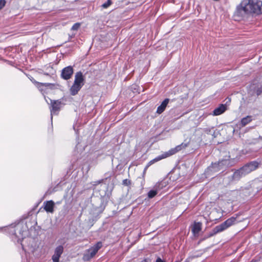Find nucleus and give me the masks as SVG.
Returning a JSON list of instances; mask_svg holds the SVG:
<instances>
[{
	"label": "nucleus",
	"instance_id": "1",
	"mask_svg": "<svg viewBox=\"0 0 262 262\" xmlns=\"http://www.w3.org/2000/svg\"><path fill=\"white\" fill-rule=\"evenodd\" d=\"M262 13V1L242 0L236 6L234 15L244 18L248 15H259Z\"/></svg>",
	"mask_w": 262,
	"mask_h": 262
},
{
	"label": "nucleus",
	"instance_id": "2",
	"mask_svg": "<svg viewBox=\"0 0 262 262\" xmlns=\"http://www.w3.org/2000/svg\"><path fill=\"white\" fill-rule=\"evenodd\" d=\"M258 166L259 163L255 161L248 163L233 173L232 179L233 180H239L242 177L256 170Z\"/></svg>",
	"mask_w": 262,
	"mask_h": 262
},
{
	"label": "nucleus",
	"instance_id": "3",
	"mask_svg": "<svg viewBox=\"0 0 262 262\" xmlns=\"http://www.w3.org/2000/svg\"><path fill=\"white\" fill-rule=\"evenodd\" d=\"M235 217H231L228 219L221 224L215 227L212 230L213 233L212 234V235H214L224 231L225 230H226V229L233 225L235 223Z\"/></svg>",
	"mask_w": 262,
	"mask_h": 262
},
{
	"label": "nucleus",
	"instance_id": "4",
	"mask_svg": "<svg viewBox=\"0 0 262 262\" xmlns=\"http://www.w3.org/2000/svg\"><path fill=\"white\" fill-rule=\"evenodd\" d=\"M102 247L101 242H97L93 247L86 250L84 253L83 259L85 261H89L97 253L98 251Z\"/></svg>",
	"mask_w": 262,
	"mask_h": 262
},
{
	"label": "nucleus",
	"instance_id": "5",
	"mask_svg": "<svg viewBox=\"0 0 262 262\" xmlns=\"http://www.w3.org/2000/svg\"><path fill=\"white\" fill-rule=\"evenodd\" d=\"M187 145L186 144H181V145L177 146L175 148L171 149L170 150H169L164 155H162L161 156H159L157 158H156L154 161L157 162L162 159L165 158L168 156H171L172 155L175 154L177 152L181 150L183 148H185L186 147Z\"/></svg>",
	"mask_w": 262,
	"mask_h": 262
},
{
	"label": "nucleus",
	"instance_id": "6",
	"mask_svg": "<svg viewBox=\"0 0 262 262\" xmlns=\"http://www.w3.org/2000/svg\"><path fill=\"white\" fill-rule=\"evenodd\" d=\"M74 70L72 66H68L63 68L61 73V77L64 80H69L73 75Z\"/></svg>",
	"mask_w": 262,
	"mask_h": 262
},
{
	"label": "nucleus",
	"instance_id": "7",
	"mask_svg": "<svg viewBox=\"0 0 262 262\" xmlns=\"http://www.w3.org/2000/svg\"><path fill=\"white\" fill-rule=\"evenodd\" d=\"M63 247L62 246H58L55 249L54 253L52 257L53 262H59L61 255L63 253Z\"/></svg>",
	"mask_w": 262,
	"mask_h": 262
},
{
	"label": "nucleus",
	"instance_id": "8",
	"mask_svg": "<svg viewBox=\"0 0 262 262\" xmlns=\"http://www.w3.org/2000/svg\"><path fill=\"white\" fill-rule=\"evenodd\" d=\"M43 206L44 209L47 212L53 213L55 203L53 201L51 200L45 202L43 203Z\"/></svg>",
	"mask_w": 262,
	"mask_h": 262
},
{
	"label": "nucleus",
	"instance_id": "9",
	"mask_svg": "<svg viewBox=\"0 0 262 262\" xmlns=\"http://www.w3.org/2000/svg\"><path fill=\"white\" fill-rule=\"evenodd\" d=\"M51 101L52 104V109L51 110V119H52V113H55L56 111H58L61 107V102L59 100H55Z\"/></svg>",
	"mask_w": 262,
	"mask_h": 262
},
{
	"label": "nucleus",
	"instance_id": "10",
	"mask_svg": "<svg viewBox=\"0 0 262 262\" xmlns=\"http://www.w3.org/2000/svg\"><path fill=\"white\" fill-rule=\"evenodd\" d=\"M83 82L84 78L82 73L81 72L76 73L75 75V80L74 83L82 86L84 84Z\"/></svg>",
	"mask_w": 262,
	"mask_h": 262
},
{
	"label": "nucleus",
	"instance_id": "11",
	"mask_svg": "<svg viewBox=\"0 0 262 262\" xmlns=\"http://www.w3.org/2000/svg\"><path fill=\"white\" fill-rule=\"evenodd\" d=\"M169 102V99L166 98L164 100V101L162 102L161 105L159 106L157 110V113L159 114H161L165 110L167 104Z\"/></svg>",
	"mask_w": 262,
	"mask_h": 262
},
{
	"label": "nucleus",
	"instance_id": "12",
	"mask_svg": "<svg viewBox=\"0 0 262 262\" xmlns=\"http://www.w3.org/2000/svg\"><path fill=\"white\" fill-rule=\"evenodd\" d=\"M226 108V106L225 104H221L219 107L214 110L212 115L213 116L221 115L225 112Z\"/></svg>",
	"mask_w": 262,
	"mask_h": 262
},
{
	"label": "nucleus",
	"instance_id": "13",
	"mask_svg": "<svg viewBox=\"0 0 262 262\" xmlns=\"http://www.w3.org/2000/svg\"><path fill=\"white\" fill-rule=\"evenodd\" d=\"M32 82L34 83H35L37 84V86L38 89H39L40 90H41V86H46V87H47V88H49L50 89H53L55 86V84H52V83H40V82H37L35 80H32Z\"/></svg>",
	"mask_w": 262,
	"mask_h": 262
},
{
	"label": "nucleus",
	"instance_id": "14",
	"mask_svg": "<svg viewBox=\"0 0 262 262\" xmlns=\"http://www.w3.org/2000/svg\"><path fill=\"white\" fill-rule=\"evenodd\" d=\"M81 88L82 86L80 85L74 83L70 89L71 94L73 96H75L78 93Z\"/></svg>",
	"mask_w": 262,
	"mask_h": 262
},
{
	"label": "nucleus",
	"instance_id": "15",
	"mask_svg": "<svg viewBox=\"0 0 262 262\" xmlns=\"http://www.w3.org/2000/svg\"><path fill=\"white\" fill-rule=\"evenodd\" d=\"M252 117L250 116H247L246 117L243 118L241 121V124L242 127L246 126L247 124L249 123L252 121Z\"/></svg>",
	"mask_w": 262,
	"mask_h": 262
},
{
	"label": "nucleus",
	"instance_id": "16",
	"mask_svg": "<svg viewBox=\"0 0 262 262\" xmlns=\"http://www.w3.org/2000/svg\"><path fill=\"white\" fill-rule=\"evenodd\" d=\"M202 224L200 223H195L193 227L192 231L194 234L198 233L201 230Z\"/></svg>",
	"mask_w": 262,
	"mask_h": 262
},
{
	"label": "nucleus",
	"instance_id": "17",
	"mask_svg": "<svg viewBox=\"0 0 262 262\" xmlns=\"http://www.w3.org/2000/svg\"><path fill=\"white\" fill-rule=\"evenodd\" d=\"M157 194V191L155 190H151L148 193V196L149 198H152Z\"/></svg>",
	"mask_w": 262,
	"mask_h": 262
},
{
	"label": "nucleus",
	"instance_id": "18",
	"mask_svg": "<svg viewBox=\"0 0 262 262\" xmlns=\"http://www.w3.org/2000/svg\"><path fill=\"white\" fill-rule=\"evenodd\" d=\"M112 4V2L111 0H107L106 2L104 3L102 5V7L103 8H108Z\"/></svg>",
	"mask_w": 262,
	"mask_h": 262
},
{
	"label": "nucleus",
	"instance_id": "19",
	"mask_svg": "<svg viewBox=\"0 0 262 262\" xmlns=\"http://www.w3.org/2000/svg\"><path fill=\"white\" fill-rule=\"evenodd\" d=\"M122 184L124 186H129L131 184V181L128 179H124L122 181Z\"/></svg>",
	"mask_w": 262,
	"mask_h": 262
},
{
	"label": "nucleus",
	"instance_id": "20",
	"mask_svg": "<svg viewBox=\"0 0 262 262\" xmlns=\"http://www.w3.org/2000/svg\"><path fill=\"white\" fill-rule=\"evenodd\" d=\"M6 3L5 0H0V10L4 7Z\"/></svg>",
	"mask_w": 262,
	"mask_h": 262
},
{
	"label": "nucleus",
	"instance_id": "21",
	"mask_svg": "<svg viewBox=\"0 0 262 262\" xmlns=\"http://www.w3.org/2000/svg\"><path fill=\"white\" fill-rule=\"evenodd\" d=\"M80 27V24L76 23L72 27V30H77Z\"/></svg>",
	"mask_w": 262,
	"mask_h": 262
},
{
	"label": "nucleus",
	"instance_id": "22",
	"mask_svg": "<svg viewBox=\"0 0 262 262\" xmlns=\"http://www.w3.org/2000/svg\"><path fill=\"white\" fill-rule=\"evenodd\" d=\"M222 164L229 165V163L228 160H222L219 162V165H222Z\"/></svg>",
	"mask_w": 262,
	"mask_h": 262
},
{
	"label": "nucleus",
	"instance_id": "23",
	"mask_svg": "<svg viewBox=\"0 0 262 262\" xmlns=\"http://www.w3.org/2000/svg\"><path fill=\"white\" fill-rule=\"evenodd\" d=\"M256 93L257 95H259L262 94V86L258 88L256 90Z\"/></svg>",
	"mask_w": 262,
	"mask_h": 262
},
{
	"label": "nucleus",
	"instance_id": "24",
	"mask_svg": "<svg viewBox=\"0 0 262 262\" xmlns=\"http://www.w3.org/2000/svg\"><path fill=\"white\" fill-rule=\"evenodd\" d=\"M156 262H164L163 260H162L160 258H158L156 260Z\"/></svg>",
	"mask_w": 262,
	"mask_h": 262
},
{
	"label": "nucleus",
	"instance_id": "25",
	"mask_svg": "<svg viewBox=\"0 0 262 262\" xmlns=\"http://www.w3.org/2000/svg\"><path fill=\"white\" fill-rule=\"evenodd\" d=\"M19 227V226H18L16 227V230H18Z\"/></svg>",
	"mask_w": 262,
	"mask_h": 262
},
{
	"label": "nucleus",
	"instance_id": "26",
	"mask_svg": "<svg viewBox=\"0 0 262 262\" xmlns=\"http://www.w3.org/2000/svg\"><path fill=\"white\" fill-rule=\"evenodd\" d=\"M56 203L58 204H59L61 203V202H57Z\"/></svg>",
	"mask_w": 262,
	"mask_h": 262
},
{
	"label": "nucleus",
	"instance_id": "27",
	"mask_svg": "<svg viewBox=\"0 0 262 262\" xmlns=\"http://www.w3.org/2000/svg\"><path fill=\"white\" fill-rule=\"evenodd\" d=\"M44 74L46 75H48V74H47V73H45Z\"/></svg>",
	"mask_w": 262,
	"mask_h": 262
}]
</instances>
